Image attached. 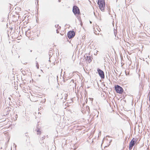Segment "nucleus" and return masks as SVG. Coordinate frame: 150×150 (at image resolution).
I'll return each mask as SVG.
<instances>
[{
    "instance_id": "nucleus-13",
    "label": "nucleus",
    "mask_w": 150,
    "mask_h": 150,
    "mask_svg": "<svg viewBox=\"0 0 150 150\" xmlns=\"http://www.w3.org/2000/svg\"><path fill=\"white\" fill-rule=\"evenodd\" d=\"M29 73L31 74V73L30 72H29Z\"/></svg>"
},
{
    "instance_id": "nucleus-14",
    "label": "nucleus",
    "mask_w": 150,
    "mask_h": 150,
    "mask_svg": "<svg viewBox=\"0 0 150 150\" xmlns=\"http://www.w3.org/2000/svg\"><path fill=\"white\" fill-rule=\"evenodd\" d=\"M91 100H92H92H93V98H91Z\"/></svg>"
},
{
    "instance_id": "nucleus-2",
    "label": "nucleus",
    "mask_w": 150,
    "mask_h": 150,
    "mask_svg": "<svg viewBox=\"0 0 150 150\" xmlns=\"http://www.w3.org/2000/svg\"><path fill=\"white\" fill-rule=\"evenodd\" d=\"M92 57L90 56H88L87 54H85L83 56V58H81V60L82 62H86L87 64L91 62L92 61Z\"/></svg>"
},
{
    "instance_id": "nucleus-15",
    "label": "nucleus",
    "mask_w": 150,
    "mask_h": 150,
    "mask_svg": "<svg viewBox=\"0 0 150 150\" xmlns=\"http://www.w3.org/2000/svg\"><path fill=\"white\" fill-rule=\"evenodd\" d=\"M59 28H60V27H59Z\"/></svg>"
},
{
    "instance_id": "nucleus-7",
    "label": "nucleus",
    "mask_w": 150,
    "mask_h": 150,
    "mask_svg": "<svg viewBox=\"0 0 150 150\" xmlns=\"http://www.w3.org/2000/svg\"><path fill=\"white\" fill-rule=\"evenodd\" d=\"M98 72L101 79H104L105 77V75L103 71L99 69L97 70Z\"/></svg>"
},
{
    "instance_id": "nucleus-11",
    "label": "nucleus",
    "mask_w": 150,
    "mask_h": 150,
    "mask_svg": "<svg viewBox=\"0 0 150 150\" xmlns=\"http://www.w3.org/2000/svg\"><path fill=\"white\" fill-rule=\"evenodd\" d=\"M59 30V29H58V30H57V33H59V31L58 30Z\"/></svg>"
},
{
    "instance_id": "nucleus-12",
    "label": "nucleus",
    "mask_w": 150,
    "mask_h": 150,
    "mask_svg": "<svg viewBox=\"0 0 150 150\" xmlns=\"http://www.w3.org/2000/svg\"><path fill=\"white\" fill-rule=\"evenodd\" d=\"M37 67L38 68H39V65H38V64H37Z\"/></svg>"
},
{
    "instance_id": "nucleus-8",
    "label": "nucleus",
    "mask_w": 150,
    "mask_h": 150,
    "mask_svg": "<svg viewBox=\"0 0 150 150\" xmlns=\"http://www.w3.org/2000/svg\"><path fill=\"white\" fill-rule=\"evenodd\" d=\"M100 31V29L99 26L97 25L94 28V33L96 34H99Z\"/></svg>"
},
{
    "instance_id": "nucleus-5",
    "label": "nucleus",
    "mask_w": 150,
    "mask_h": 150,
    "mask_svg": "<svg viewBox=\"0 0 150 150\" xmlns=\"http://www.w3.org/2000/svg\"><path fill=\"white\" fill-rule=\"evenodd\" d=\"M136 141H135L134 138H133L131 141H130L129 146V149L130 150H131L132 149V147L134 145V144L136 143Z\"/></svg>"
},
{
    "instance_id": "nucleus-4",
    "label": "nucleus",
    "mask_w": 150,
    "mask_h": 150,
    "mask_svg": "<svg viewBox=\"0 0 150 150\" xmlns=\"http://www.w3.org/2000/svg\"><path fill=\"white\" fill-rule=\"evenodd\" d=\"M115 89L117 93L122 94L123 92V88L118 85H116L115 86Z\"/></svg>"
},
{
    "instance_id": "nucleus-6",
    "label": "nucleus",
    "mask_w": 150,
    "mask_h": 150,
    "mask_svg": "<svg viewBox=\"0 0 150 150\" xmlns=\"http://www.w3.org/2000/svg\"><path fill=\"white\" fill-rule=\"evenodd\" d=\"M75 35V33L74 31H70L67 33V35L68 38L69 39L73 38Z\"/></svg>"
},
{
    "instance_id": "nucleus-10",
    "label": "nucleus",
    "mask_w": 150,
    "mask_h": 150,
    "mask_svg": "<svg viewBox=\"0 0 150 150\" xmlns=\"http://www.w3.org/2000/svg\"><path fill=\"white\" fill-rule=\"evenodd\" d=\"M26 71H30V69H28V68L27 69V70H26Z\"/></svg>"
},
{
    "instance_id": "nucleus-1",
    "label": "nucleus",
    "mask_w": 150,
    "mask_h": 150,
    "mask_svg": "<svg viewBox=\"0 0 150 150\" xmlns=\"http://www.w3.org/2000/svg\"><path fill=\"white\" fill-rule=\"evenodd\" d=\"M98 4L100 9L102 11H104L105 8V0H98Z\"/></svg>"
},
{
    "instance_id": "nucleus-3",
    "label": "nucleus",
    "mask_w": 150,
    "mask_h": 150,
    "mask_svg": "<svg viewBox=\"0 0 150 150\" xmlns=\"http://www.w3.org/2000/svg\"><path fill=\"white\" fill-rule=\"evenodd\" d=\"M73 12L76 16H78L81 14L80 10L76 6H74L73 8Z\"/></svg>"
},
{
    "instance_id": "nucleus-9",
    "label": "nucleus",
    "mask_w": 150,
    "mask_h": 150,
    "mask_svg": "<svg viewBox=\"0 0 150 150\" xmlns=\"http://www.w3.org/2000/svg\"><path fill=\"white\" fill-rule=\"evenodd\" d=\"M37 132V134H38L40 135L41 134V132L39 130H38Z\"/></svg>"
}]
</instances>
